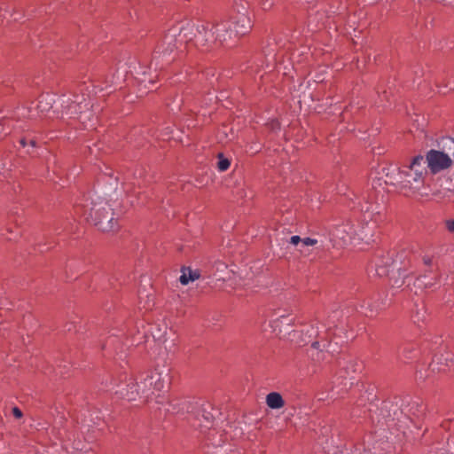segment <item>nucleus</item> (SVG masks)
<instances>
[{
	"label": "nucleus",
	"mask_w": 454,
	"mask_h": 454,
	"mask_svg": "<svg viewBox=\"0 0 454 454\" xmlns=\"http://www.w3.org/2000/svg\"><path fill=\"white\" fill-rule=\"evenodd\" d=\"M413 350V348L410 344H403L398 347L396 351L397 359L401 362L406 363L411 358L410 354Z\"/></svg>",
	"instance_id": "obj_17"
},
{
	"label": "nucleus",
	"mask_w": 454,
	"mask_h": 454,
	"mask_svg": "<svg viewBox=\"0 0 454 454\" xmlns=\"http://www.w3.org/2000/svg\"><path fill=\"white\" fill-rule=\"evenodd\" d=\"M362 211H364L365 213L364 216L365 222L359 223L356 227L354 226V237L355 240L357 239L365 243H370L374 240L373 237L377 228V220L370 219L369 221H366L367 217H371L369 207H366L365 209L362 207Z\"/></svg>",
	"instance_id": "obj_10"
},
{
	"label": "nucleus",
	"mask_w": 454,
	"mask_h": 454,
	"mask_svg": "<svg viewBox=\"0 0 454 454\" xmlns=\"http://www.w3.org/2000/svg\"><path fill=\"white\" fill-rule=\"evenodd\" d=\"M169 407L167 408V411L168 412H172V413H179V412H184L185 411V408L184 406H186L185 403L183 404L182 407H179V403H169ZM186 411L188 412L189 411V409L188 407L186 408Z\"/></svg>",
	"instance_id": "obj_22"
},
{
	"label": "nucleus",
	"mask_w": 454,
	"mask_h": 454,
	"mask_svg": "<svg viewBox=\"0 0 454 454\" xmlns=\"http://www.w3.org/2000/svg\"><path fill=\"white\" fill-rule=\"evenodd\" d=\"M359 365L355 362H350L347 367L342 368L341 372H340L339 378H345L346 375L349 377V381L344 380L340 382V384L343 386L340 390H347L348 387H350L354 382V377L351 375V373H355L357 371V367Z\"/></svg>",
	"instance_id": "obj_13"
},
{
	"label": "nucleus",
	"mask_w": 454,
	"mask_h": 454,
	"mask_svg": "<svg viewBox=\"0 0 454 454\" xmlns=\"http://www.w3.org/2000/svg\"><path fill=\"white\" fill-rule=\"evenodd\" d=\"M29 143L32 146H35V141L34 139L30 140Z\"/></svg>",
	"instance_id": "obj_38"
},
{
	"label": "nucleus",
	"mask_w": 454,
	"mask_h": 454,
	"mask_svg": "<svg viewBox=\"0 0 454 454\" xmlns=\"http://www.w3.org/2000/svg\"><path fill=\"white\" fill-rule=\"evenodd\" d=\"M266 403L270 409H281L285 405V401L278 392H271L266 396Z\"/></svg>",
	"instance_id": "obj_14"
},
{
	"label": "nucleus",
	"mask_w": 454,
	"mask_h": 454,
	"mask_svg": "<svg viewBox=\"0 0 454 454\" xmlns=\"http://www.w3.org/2000/svg\"><path fill=\"white\" fill-rule=\"evenodd\" d=\"M118 345H119V340H118L116 338L110 337V338L106 340V344H105L104 348H106V347H108V348H114V349L117 351V349H118Z\"/></svg>",
	"instance_id": "obj_24"
},
{
	"label": "nucleus",
	"mask_w": 454,
	"mask_h": 454,
	"mask_svg": "<svg viewBox=\"0 0 454 454\" xmlns=\"http://www.w3.org/2000/svg\"><path fill=\"white\" fill-rule=\"evenodd\" d=\"M333 239L340 240V245H348L355 240L354 225L350 223H342L334 228L332 232Z\"/></svg>",
	"instance_id": "obj_11"
},
{
	"label": "nucleus",
	"mask_w": 454,
	"mask_h": 454,
	"mask_svg": "<svg viewBox=\"0 0 454 454\" xmlns=\"http://www.w3.org/2000/svg\"><path fill=\"white\" fill-rule=\"evenodd\" d=\"M206 26H207V36H210V34L211 33H214V42L215 41V29L213 27V23L212 24H209V23H205Z\"/></svg>",
	"instance_id": "obj_30"
},
{
	"label": "nucleus",
	"mask_w": 454,
	"mask_h": 454,
	"mask_svg": "<svg viewBox=\"0 0 454 454\" xmlns=\"http://www.w3.org/2000/svg\"><path fill=\"white\" fill-rule=\"evenodd\" d=\"M144 308H145V309H150V305H148V306L144 305Z\"/></svg>",
	"instance_id": "obj_41"
},
{
	"label": "nucleus",
	"mask_w": 454,
	"mask_h": 454,
	"mask_svg": "<svg viewBox=\"0 0 454 454\" xmlns=\"http://www.w3.org/2000/svg\"><path fill=\"white\" fill-rule=\"evenodd\" d=\"M327 397H328V395H325L324 393H322V394H319V397L318 398H319V400H325Z\"/></svg>",
	"instance_id": "obj_35"
},
{
	"label": "nucleus",
	"mask_w": 454,
	"mask_h": 454,
	"mask_svg": "<svg viewBox=\"0 0 454 454\" xmlns=\"http://www.w3.org/2000/svg\"><path fill=\"white\" fill-rule=\"evenodd\" d=\"M423 412L422 406H419L417 403H408L407 405H401V414H404V416L408 417L411 419V417H418L420 413Z\"/></svg>",
	"instance_id": "obj_16"
},
{
	"label": "nucleus",
	"mask_w": 454,
	"mask_h": 454,
	"mask_svg": "<svg viewBox=\"0 0 454 454\" xmlns=\"http://www.w3.org/2000/svg\"><path fill=\"white\" fill-rule=\"evenodd\" d=\"M445 228L450 233H454V219H448L444 222Z\"/></svg>",
	"instance_id": "obj_27"
},
{
	"label": "nucleus",
	"mask_w": 454,
	"mask_h": 454,
	"mask_svg": "<svg viewBox=\"0 0 454 454\" xmlns=\"http://www.w3.org/2000/svg\"><path fill=\"white\" fill-rule=\"evenodd\" d=\"M278 321H279L280 324H286V325H290L291 323H293V318H289L288 317L286 316H281Z\"/></svg>",
	"instance_id": "obj_29"
},
{
	"label": "nucleus",
	"mask_w": 454,
	"mask_h": 454,
	"mask_svg": "<svg viewBox=\"0 0 454 454\" xmlns=\"http://www.w3.org/2000/svg\"><path fill=\"white\" fill-rule=\"evenodd\" d=\"M435 280H436V278L434 276L428 277L427 275H424V276L418 278L416 279L414 285L419 288H422V287L427 288V287H431L432 286H434L435 283Z\"/></svg>",
	"instance_id": "obj_18"
},
{
	"label": "nucleus",
	"mask_w": 454,
	"mask_h": 454,
	"mask_svg": "<svg viewBox=\"0 0 454 454\" xmlns=\"http://www.w3.org/2000/svg\"><path fill=\"white\" fill-rule=\"evenodd\" d=\"M200 278V274L197 271L189 270L188 274L184 271L179 278V281L182 285H187L190 281H194Z\"/></svg>",
	"instance_id": "obj_20"
},
{
	"label": "nucleus",
	"mask_w": 454,
	"mask_h": 454,
	"mask_svg": "<svg viewBox=\"0 0 454 454\" xmlns=\"http://www.w3.org/2000/svg\"><path fill=\"white\" fill-rule=\"evenodd\" d=\"M200 413L204 421L207 422L208 425H212L215 417L219 414V411L211 404L207 403L202 406Z\"/></svg>",
	"instance_id": "obj_15"
},
{
	"label": "nucleus",
	"mask_w": 454,
	"mask_h": 454,
	"mask_svg": "<svg viewBox=\"0 0 454 454\" xmlns=\"http://www.w3.org/2000/svg\"><path fill=\"white\" fill-rule=\"evenodd\" d=\"M318 242L317 239L304 238L302 239L301 246L313 247L318 244Z\"/></svg>",
	"instance_id": "obj_26"
},
{
	"label": "nucleus",
	"mask_w": 454,
	"mask_h": 454,
	"mask_svg": "<svg viewBox=\"0 0 454 454\" xmlns=\"http://www.w3.org/2000/svg\"><path fill=\"white\" fill-rule=\"evenodd\" d=\"M12 414L16 419H20L22 417V411L18 407H14L12 409Z\"/></svg>",
	"instance_id": "obj_31"
},
{
	"label": "nucleus",
	"mask_w": 454,
	"mask_h": 454,
	"mask_svg": "<svg viewBox=\"0 0 454 454\" xmlns=\"http://www.w3.org/2000/svg\"><path fill=\"white\" fill-rule=\"evenodd\" d=\"M300 247H299V251L303 254L304 255H307L308 253L304 250L305 247H307V246H301V245H298Z\"/></svg>",
	"instance_id": "obj_34"
},
{
	"label": "nucleus",
	"mask_w": 454,
	"mask_h": 454,
	"mask_svg": "<svg viewBox=\"0 0 454 454\" xmlns=\"http://www.w3.org/2000/svg\"><path fill=\"white\" fill-rule=\"evenodd\" d=\"M331 326L320 322H312L301 326V340L303 345L310 344V356L316 361L326 359V355L337 352L329 339L332 337Z\"/></svg>",
	"instance_id": "obj_4"
},
{
	"label": "nucleus",
	"mask_w": 454,
	"mask_h": 454,
	"mask_svg": "<svg viewBox=\"0 0 454 454\" xmlns=\"http://www.w3.org/2000/svg\"><path fill=\"white\" fill-rule=\"evenodd\" d=\"M444 146L448 147L449 152L444 153L439 150H430L427 153L425 163L432 174L439 173L451 167L454 156V139L447 137L443 139Z\"/></svg>",
	"instance_id": "obj_8"
},
{
	"label": "nucleus",
	"mask_w": 454,
	"mask_h": 454,
	"mask_svg": "<svg viewBox=\"0 0 454 454\" xmlns=\"http://www.w3.org/2000/svg\"><path fill=\"white\" fill-rule=\"evenodd\" d=\"M431 370H432L433 372H434V371H435V367H434V364H431Z\"/></svg>",
	"instance_id": "obj_40"
},
{
	"label": "nucleus",
	"mask_w": 454,
	"mask_h": 454,
	"mask_svg": "<svg viewBox=\"0 0 454 454\" xmlns=\"http://www.w3.org/2000/svg\"><path fill=\"white\" fill-rule=\"evenodd\" d=\"M20 145H21L22 146H26V145H27V141H26V139H25V138H22V139L20 140Z\"/></svg>",
	"instance_id": "obj_37"
},
{
	"label": "nucleus",
	"mask_w": 454,
	"mask_h": 454,
	"mask_svg": "<svg viewBox=\"0 0 454 454\" xmlns=\"http://www.w3.org/2000/svg\"><path fill=\"white\" fill-rule=\"evenodd\" d=\"M410 261H405V254L402 253L395 258L387 254L378 257L375 261V270L379 277H388L393 287H401L408 278L405 273Z\"/></svg>",
	"instance_id": "obj_6"
},
{
	"label": "nucleus",
	"mask_w": 454,
	"mask_h": 454,
	"mask_svg": "<svg viewBox=\"0 0 454 454\" xmlns=\"http://www.w3.org/2000/svg\"><path fill=\"white\" fill-rule=\"evenodd\" d=\"M452 193V190L450 188H445L443 190L434 191L433 194L438 199H450V194Z\"/></svg>",
	"instance_id": "obj_23"
},
{
	"label": "nucleus",
	"mask_w": 454,
	"mask_h": 454,
	"mask_svg": "<svg viewBox=\"0 0 454 454\" xmlns=\"http://www.w3.org/2000/svg\"><path fill=\"white\" fill-rule=\"evenodd\" d=\"M169 368L165 365H157L153 369L143 372L139 377V381L134 382L129 380L123 387L117 386L119 389L115 394L121 395L129 401H134L137 398L145 402L155 400L161 403L164 400L166 387L169 383Z\"/></svg>",
	"instance_id": "obj_2"
},
{
	"label": "nucleus",
	"mask_w": 454,
	"mask_h": 454,
	"mask_svg": "<svg viewBox=\"0 0 454 454\" xmlns=\"http://www.w3.org/2000/svg\"><path fill=\"white\" fill-rule=\"evenodd\" d=\"M75 212L102 231H111L116 228L114 214L108 203L99 197H91L85 200L84 203L76 205Z\"/></svg>",
	"instance_id": "obj_5"
},
{
	"label": "nucleus",
	"mask_w": 454,
	"mask_h": 454,
	"mask_svg": "<svg viewBox=\"0 0 454 454\" xmlns=\"http://www.w3.org/2000/svg\"><path fill=\"white\" fill-rule=\"evenodd\" d=\"M53 98L50 95L42 96L37 107L40 112H47L52 107Z\"/></svg>",
	"instance_id": "obj_19"
},
{
	"label": "nucleus",
	"mask_w": 454,
	"mask_h": 454,
	"mask_svg": "<svg viewBox=\"0 0 454 454\" xmlns=\"http://www.w3.org/2000/svg\"><path fill=\"white\" fill-rule=\"evenodd\" d=\"M214 42V33L207 36V26L192 21H182L171 27L158 43L153 59H162L166 64L175 60L176 56L186 44L196 47L206 46Z\"/></svg>",
	"instance_id": "obj_1"
},
{
	"label": "nucleus",
	"mask_w": 454,
	"mask_h": 454,
	"mask_svg": "<svg viewBox=\"0 0 454 454\" xmlns=\"http://www.w3.org/2000/svg\"><path fill=\"white\" fill-rule=\"evenodd\" d=\"M301 241H302V239H301L297 235L292 236L290 238V243L294 245V246L301 245Z\"/></svg>",
	"instance_id": "obj_28"
},
{
	"label": "nucleus",
	"mask_w": 454,
	"mask_h": 454,
	"mask_svg": "<svg viewBox=\"0 0 454 454\" xmlns=\"http://www.w3.org/2000/svg\"><path fill=\"white\" fill-rule=\"evenodd\" d=\"M424 157L418 155L407 166V169H400L396 166L382 168V175L386 176L385 183L396 186L401 191L410 190L412 192H419L420 187L424 184V179L427 174Z\"/></svg>",
	"instance_id": "obj_3"
},
{
	"label": "nucleus",
	"mask_w": 454,
	"mask_h": 454,
	"mask_svg": "<svg viewBox=\"0 0 454 454\" xmlns=\"http://www.w3.org/2000/svg\"><path fill=\"white\" fill-rule=\"evenodd\" d=\"M423 262L426 265H430L432 263V258L429 256H424Z\"/></svg>",
	"instance_id": "obj_33"
},
{
	"label": "nucleus",
	"mask_w": 454,
	"mask_h": 454,
	"mask_svg": "<svg viewBox=\"0 0 454 454\" xmlns=\"http://www.w3.org/2000/svg\"><path fill=\"white\" fill-rule=\"evenodd\" d=\"M236 14L231 18V24L234 25V34L244 35L252 28V20L248 14L250 0H234Z\"/></svg>",
	"instance_id": "obj_9"
},
{
	"label": "nucleus",
	"mask_w": 454,
	"mask_h": 454,
	"mask_svg": "<svg viewBox=\"0 0 454 454\" xmlns=\"http://www.w3.org/2000/svg\"><path fill=\"white\" fill-rule=\"evenodd\" d=\"M153 337L156 339H159V340L161 339V335L160 334V333H153Z\"/></svg>",
	"instance_id": "obj_36"
},
{
	"label": "nucleus",
	"mask_w": 454,
	"mask_h": 454,
	"mask_svg": "<svg viewBox=\"0 0 454 454\" xmlns=\"http://www.w3.org/2000/svg\"><path fill=\"white\" fill-rule=\"evenodd\" d=\"M213 27L215 33V41L219 43L226 42L235 35L233 29H231V24L228 20H221L213 23Z\"/></svg>",
	"instance_id": "obj_12"
},
{
	"label": "nucleus",
	"mask_w": 454,
	"mask_h": 454,
	"mask_svg": "<svg viewBox=\"0 0 454 454\" xmlns=\"http://www.w3.org/2000/svg\"><path fill=\"white\" fill-rule=\"evenodd\" d=\"M396 419L398 420L400 419L399 417L396 415L395 411H394V418H393V419Z\"/></svg>",
	"instance_id": "obj_39"
},
{
	"label": "nucleus",
	"mask_w": 454,
	"mask_h": 454,
	"mask_svg": "<svg viewBox=\"0 0 454 454\" xmlns=\"http://www.w3.org/2000/svg\"><path fill=\"white\" fill-rule=\"evenodd\" d=\"M62 108V116L67 115L69 118H76L78 114H85L88 110L89 102L82 85L74 89L68 95H63L60 98Z\"/></svg>",
	"instance_id": "obj_7"
},
{
	"label": "nucleus",
	"mask_w": 454,
	"mask_h": 454,
	"mask_svg": "<svg viewBox=\"0 0 454 454\" xmlns=\"http://www.w3.org/2000/svg\"><path fill=\"white\" fill-rule=\"evenodd\" d=\"M435 358L438 363H442V361H451L454 363V353L451 352V354H449V352H447V355L445 356L443 355H441V356H435Z\"/></svg>",
	"instance_id": "obj_25"
},
{
	"label": "nucleus",
	"mask_w": 454,
	"mask_h": 454,
	"mask_svg": "<svg viewBox=\"0 0 454 454\" xmlns=\"http://www.w3.org/2000/svg\"><path fill=\"white\" fill-rule=\"evenodd\" d=\"M231 166V161L229 159L225 158L222 153L218 154V160H217V168L219 171H225L227 170Z\"/></svg>",
	"instance_id": "obj_21"
},
{
	"label": "nucleus",
	"mask_w": 454,
	"mask_h": 454,
	"mask_svg": "<svg viewBox=\"0 0 454 454\" xmlns=\"http://www.w3.org/2000/svg\"><path fill=\"white\" fill-rule=\"evenodd\" d=\"M259 3L262 5V7L265 10L271 6V3L270 2V0H259Z\"/></svg>",
	"instance_id": "obj_32"
}]
</instances>
